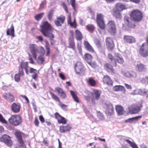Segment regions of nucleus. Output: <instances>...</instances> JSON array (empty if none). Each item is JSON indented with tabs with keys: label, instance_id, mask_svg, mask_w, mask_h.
<instances>
[{
	"label": "nucleus",
	"instance_id": "f257e3e1",
	"mask_svg": "<svg viewBox=\"0 0 148 148\" xmlns=\"http://www.w3.org/2000/svg\"><path fill=\"white\" fill-rule=\"evenodd\" d=\"M41 32L45 37L49 38L50 40H53L54 36L52 33L53 28L47 21L43 22L41 26Z\"/></svg>",
	"mask_w": 148,
	"mask_h": 148
},
{
	"label": "nucleus",
	"instance_id": "f03ea898",
	"mask_svg": "<svg viewBox=\"0 0 148 148\" xmlns=\"http://www.w3.org/2000/svg\"><path fill=\"white\" fill-rule=\"evenodd\" d=\"M8 121L10 124L16 126L21 124L23 120L20 115H12L9 119Z\"/></svg>",
	"mask_w": 148,
	"mask_h": 148
},
{
	"label": "nucleus",
	"instance_id": "7ed1b4c3",
	"mask_svg": "<svg viewBox=\"0 0 148 148\" xmlns=\"http://www.w3.org/2000/svg\"><path fill=\"white\" fill-rule=\"evenodd\" d=\"M130 16L135 21L139 22L142 19L143 14L142 12L140 10H135L131 12Z\"/></svg>",
	"mask_w": 148,
	"mask_h": 148
},
{
	"label": "nucleus",
	"instance_id": "20e7f679",
	"mask_svg": "<svg viewBox=\"0 0 148 148\" xmlns=\"http://www.w3.org/2000/svg\"><path fill=\"white\" fill-rule=\"evenodd\" d=\"M75 69L77 74L81 75L84 74L86 69L82 63L80 62H77L75 65Z\"/></svg>",
	"mask_w": 148,
	"mask_h": 148
},
{
	"label": "nucleus",
	"instance_id": "39448f33",
	"mask_svg": "<svg viewBox=\"0 0 148 148\" xmlns=\"http://www.w3.org/2000/svg\"><path fill=\"white\" fill-rule=\"evenodd\" d=\"M0 141L5 143L8 146L10 147L13 144L11 137L7 134H4L0 138Z\"/></svg>",
	"mask_w": 148,
	"mask_h": 148
},
{
	"label": "nucleus",
	"instance_id": "423d86ee",
	"mask_svg": "<svg viewBox=\"0 0 148 148\" xmlns=\"http://www.w3.org/2000/svg\"><path fill=\"white\" fill-rule=\"evenodd\" d=\"M107 29L108 32L112 34H114L116 32V25L114 21H109L107 25Z\"/></svg>",
	"mask_w": 148,
	"mask_h": 148
},
{
	"label": "nucleus",
	"instance_id": "0eeeda50",
	"mask_svg": "<svg viewBox=\"0 0 148 148\" xmlns=\"http://www.w3.org/2000/svg\"><path fill=\"white\" fill-rule=\"evenodd\" d=\"M104 108L106 110L105 112L108 115H112L114 110V108L112 104L106 102L103 104Z\"/></svg>",
	"mask_w": 148,
	"mask_h": 148
},
{
	"label": "nucleus",
	"instance_id": "6e6552de",
	"mask_svg": "<svg viewBox=\"0 0 148 148\" xmlns=\"http://www.w3.org/2000/svg\"><path fill=\"white\" fill-rule=\"evenodd\" d=\"M140 54L143 57L148 56V46L145 43H143L140 48Z\"/></svg>",
	"mask_w": 148,
	"mask_h": 148
},
{
	"label": "nucleus",
	"instance_id": "1a4fd4ad",
	"mask_svg": "<svg viewBox=\"0 0 148 148\" xmlns=\"http://www.w3.org/2000/svg\"><path fill=\"white\" fill-rule=\"evenodd\" d=\"M97 21L98 25L100 28L103 29L105 27L103 19V16L101 14H98L97 16Z\"/></svg>",
	"mask_w": 148,
	"mask_h": 148
},
{
	"label": "nucleus",
	"instance_id": "9d476101",
	"mask_svg": "<svg viewBox=\"0 0 148 148\" xmlns=\"http://www.w3.org/2000/svg\"><path fill=\"white\" fill-rule=\"evenodd\" d=\"M38 52L40 54L38 58V62L39 63L42 64L45 60L44 56L45 54V51L42 47H40L38 48Z\"/></svg>",
	"mask_w": 148,
	"mask_h": 148
},
{
	"label": "nucleus",
	"instance_id": "9b49d317",
	"mask_svg": "<svg viewBox=\"0 0 148 148\" xmlns=\"http://www.w3.org/2000/svg\"><path fill=\"white\" fill-rule=\"evenodd\" d=\"M101 92L97 90H95L93 91V92L92 93V102L93 104L95 103L96 100H98L99 99L100 97Z\"/></svg>",
	"mask_w": 148,
	"mask_h": 148
},
{
	"label": "nucleus",
	"instance_id": "f8f14e48",
	"mask_svg": "<svg viewBox=\"0 0 148 148\" xmlns=\"http://www.w3.org/2000/svg\"><path fill=\"white\" fill-rule=\"evenodd\" d=\"M65 19V17L63 15H61L57 17L56 20L54 22L55 24L57 26L60 27L64 23Z\"/></svg>",
	"mask_w": 148,
	"mask_h": 148
},
{
	"label": "nucleus",
	"instance_id": "ddd939ff",
	"mask_svg": "<svg viewBox=\"0 0 148 148\" xmlns=\"http://www.w3.org/2000/svg\"><path fill=\"white\" fill-rule=\"evenodd\" d=\"M11 110L15 113L19 112L21 109L20 104H18L16 103H14L12 104L11 106Z\"/></svg>",
	"mask_w": 148,
	"mask_h": 148
},
{
	"label": "nucleus",
	"instance_id": "4468645a",
	"mask_svg": "<svg viewBox=\"0 0 148 148\" xmlns=\"http://www.w3.org/2000/svg\"><path fill=\"white\" fill-rule=\"evenodd\" d=\"M106 45L107 47L111 49L114 47V45L112 39L111 37H108L106 40Z\"/></svg>",
	"mask_w": 148,
	"mask_h": 148
},
{
	"label": "nucleus",
	"instance_id": "2eb2a0df",
	"mask_svg": "<svg viewBox=\"0 0 148 148\" xmlns=\"http://www.w3.org/2000/svg\"><path fill=\"white\" fill-rule=\"evenodd\" d=\"M55 90L60 95V96L62 98L65 99L66 98V94L62 88L59 87H57L55 88Z\"/></svg>",
	"mask_w": 148,
	"mask_h": 148
},
{
	"label": "nucleus",
	"instance_id": "dca6fc26",
	"mask_svg": "<svg viewBox=\"0 0 148 148\" xmlns=\"http://www.w3.org/2000/svg\"><path fill=\"white\" fill-rule=\"evenodd\" d=\"M20 66L22 70L23 71V69H25L26 73L28 75L29 73L28 69L29 68L28 62H22L20 64Z\"/></svg>",
	"mask_w": 148,
	"mask_h": 148
},
{
	"label": "nucleus",
	"instance_id": "f3484780",
	"mask_svg": "<svg viewBox=\"0 0 148 148\" xmlns=\"http://www.w3.org/2000/svg\"><path fill=\"white\" fill-rule=\"evenodd\" d=\"M136 67V69L140 72L145 71L146 70V66L140 62H138Z\"/></svg>",
	"mask_w": 148,
	"mask_h": 148
},
{
	"label": "nucleus",
	"instance_id": "a211bd4d",
	"mask_svg": "<svg viewBox=\"0 0 148 148\" xmlns=\"http://www.w3.org/2000/svg\"><path fill=\"white\" fill-rule=\"evenodd\" d=\"M71 129V127L68 124L66 126H60V132L63 133L69 131Z\"/></svg>",
	"mask_w": 148,
	"mask_h": 148
},
{
	"label": "nucleus",
	"instance_id": "6ab92c4d",
	"mask_svg": "<svg viewBox=\"0 0 148 148\" xmlns=\"http://www.w3.org/2000/svg\"><path fill=\"white\" fill-rule=\"evenodd\" d=\"M29 49L31 53L33 55L34 58L35 59H36V50L35 49V46L34 44H30L29 47Z\"/></svg>",
	"mask_w": 148,
	"mask_h": 148
},
{
	"label": "nucleus",
	"instance_id": "aec40b11",
	"mask_svg": "<svg viewBox=\"0 0 148 148\" xmlns=\"http://www.w3.org/2000/svg\"><path fill=\"white\" fill-rule=\"evenodd\" d=\"M124 39L126 42L129 43H134L136 41L135 38L133 37L129 36H125Z\"/></svg>",
	"mask_w": 148,
	"mask_h": 148
},
{
	"label": "nucleus",
	"instance_id": "412c9836",
	"mask_svg": "<svg viewBox=\"0 0 148 148\" xmlns=\"http://www.w3.org/2000/svg\"><path fill=\"white\" fill-rule=\"evenodd\" d=\"M115 61L116 60L120 64H122L124 60L122 56L118 53H115Z\"/></svg>",
	"mask_w": 148,
	"mask_h": 148
},
{
	"label": "nucleus",
	"instance_id": "4be33fe9",
	"mask_svg": "<svg viewBox=\"0 0 148 148\" xmlns=\"http://www.w3.org/2000/svg\"><path fill=\"white\" fill-rule=\"evenodd\" d=\"M24 75V72L23 70H19L18 73L16 74L14 76V79L15 81L18 82L20 80V77Z\"/></svg>",
	"mask_w": 148,
	"mask_h": 148
},
{
	"label": "nucleus",
	"instance_id": "5701e85b",
	"mask_svg": "<svg viewBox=\"0 0 148 148\" xmlns=\"http://www.w3.org/2000/svg\"><path fill=\"white\" fill-rule=\"evenodd\" d=\"M104 67L106 70L108 72L114 73V70L113 69L112 66L108 63H105Z\"/></svg>",
	"mask_w": 148,
	"mask_h": 148
},
{
	"label": "nucleus",
	"instance_id": "b1692460",
	"mask_svg": "<svg viewBox=\"0 0 148 148\" xmlns=\"http://www.w3.org/2000/svg\"><path fill=\"white\" fill-rule=\"evenodd\" d=\"M3 97L8 102L10 103L14 101L15 99L14 96L10 94H6Z\"/></svg>",
	"mask_w": 148,
	"mask_h": 148
},
{
	"label": "nucleus",
	"instance_id": "393cba45",
	"mask_svg": "<svg viewBox=\"0 0 148 148\" xmlns=\"http://www.w3.org/2000/svg\"><path fill=\"white\" fill-rule=\"evenodd\" d=\"M14 30L13 25L12 24L11 25L10 28L8 29L6 31L7 35H11L13 37L14 36Z\"/></svg>",
	"mask_w": 148,
	"mask_h": 148
},
{
	"label": "nucleus",
	"instance_id": "a878e982",
	"mask_svg": "<svg viewBox=\"0 0 148 148\" xmlns=\"http://www.w3.org/2000/svg\"><path fill=\"white\" fill-rule=\"evenodd\" d=\"M69 47L73 50L75 49V45L74 38L72 35L69 38Z\"/></svg>",
	"mask_w": 148,
	"mask_h": 148
},
{
	"label": "nucleus",
	"instance_id": "bb28decb",
	"mask_svg": "<svg viewBox=\"0 0 148 148\" xmlns=\"http://www.w3.org/2000/svg\"><path fill=\"white\" fill-rule=\"evenodd\" d=\"M103 82L109 85H112V82L110 77L108 75L104 76L103 78Z\"/></svg>",
	"mask_w": 148,
	"mask_h": 148
},
{
	"label": "nucleus",
	"instance_id": "cd10ccee",
	"mask_svg": "<svg viewBox=\"0 0 148 148\" xmlns=\"http://www.w3.org/2000/svg\"><path fill=\"white\" fill-rule=\"evenodd\" d=\"M141 117V116H139L129 118L128 119L125 120V122L127 123H131L133 121H137L138 120L140 119Z\"/></svg>",
	"mask_w": 148,
	"mask_h": 148
},
{
	"label": "nucleus",
	"instance_id": "c85d7f7f",
	"mask_svg": "<svg viewBox=\"0 0 148 148\" xmlns=\"http://www.w3.org/2000/svg\"><path fill=\"white\" fill-rule=\"evenodd\" d=\"M116 8L117 10L121 11L125 9L126 6L121 3H118L116 5Z\"/></svg>",
	"mask_w": 148,
	"mask_h": 148
},
{
	"label": "nucleus",
	"instance_id": "c756f323",
	"mask_svg": "<svg viewBox=\"0 0 148 148\" xmlns=\"http://www.w3.org/2000/svg\"><path fill=\"white\" fill-rule=\"evenodd\" d=\"M140 107L138 106H135L130 108V111L132 114H135L138 113L140 110Z\"/></svg>",
	"mask_w": 148,
	"mask_h": 148
},
{
	"label": "nucleus",
	"instance_id": "7c9ffc66",
	"mask_svg": "<svg viewBox=\"0 0 148 148\" xmlns=\"http://www.w3.org/2000/svg\"><path fill=\"white\" fill-rule=\"evenodd\" d=\"M113 90L115 91H121L122 92L125 91V88L123 86L121 85H116L113 87Z\"/></svg>",
	"mask_w": 148,
	"mask_h": 148
},
{
	"label": "nucleus",
	"instance_id": "2f4dec72",
	"mask_svg": "<svg viewBox=\"0 0 148 148\" xmlns=\"http://www.w3.org/2000/svg\"><path fill=\"white\" fill-rule=\"evenodd\" d=\"M108 58L110 60L112 65L113 66H116V62L111 53L108 54Z\"/></svg>",
	"mask_w": 148,
	"mask_h": 148
},
{
	"label": "nucleus",
	"instance_id": "473e14b6",
	"mask_svg": "<svg viewBox=\"0 0 148 148\" xmlns=\"http://www.w3.org/2000/svg\"><path fill=\"white\" fill-rule=\"evenodd\" d=\"M29 72L31 73H33L34 75H32V78L35 80L36 79L37 77V74L36 73V69H34L30 67L29 68Z\"/></svg>",
	"mask_w": 148,
	"mask_h": 148
},
{
	"label": "nucleus",
	"instance_id": "72a5a7b5",
	"mask_svg": "<svg viewBox=\"0 0 148 148\" xmlns=\"http://www.w3.org/2000/svg\"><path fill=\"white\" fill-rule=\"evenodd\" d=\"M116 111L119 115H121L123 113V107L117 105L116 107Z\"/></svg>",
	"mask_w": 148,
	"mask_h": 148
},
{
	"label": "nucleus",
	"instance_id": "f704fd0d",
	"mask_svg": "<svg viewBox=\"0 0 148 148\" xmlns=\"http://www.w3.org/2000/svg\"><path fill=\"white\" fill-rule=\"evenodd\" d=\"M85 60L87 62L92 61V55L89 53H87L84 55Z\"/></svg>",
	"mask_w": 148,
	"mask_h": 148
},
{
	"label": "nucleus",
	"instance_id": "c9c22d12",
	"mask_svg": "<svg viewBox=\"0 0 148 148\" xmlns=\"http://www.w3.org/2000/svg\"><path fill=\"white\" fill-rule=\"evenodd\" d=\"M75 32L76 38L78 40H81L82 38V36L81 32L78 30H76Z\"/></svg>",
	"mask_w": 148,
	"mask_h": 148
},
{
	"label": "nucleus",
	"instance_id": "e433bc0d",
	"mask_svg": "<svg viewBox=\"0 0 148 148\" xmlns=\"http://www.w3.org/2000/svg\"><path fill=\"white\" fill-rule=\"evenodd\" d=\"M70 92L75 101L77 103H79V101L78 97L77 95L72 90H71Z\"/></svg>",
	"mask_w": 148,
	"mask_h": 148
},
{
	"label": "nucleus",
	"instance_id": "4c0bfd02",
	"mask_svg": "<svg viewBox=\"0 0 148 148\" xmlns=\"http://www.w3.org/2000/svg\"><path fill=\"white\" fill-rule=\"evenodd\" d=\"M99 52L103 56H105V51L106 48L104 46H102L100 47L97 48Z\"/></svg>",
	"mask_w": 148,
	"mask_h": 148
},
{
	"label": "nucleus",
	"instance_id": "58836bf2",
	"mask_svg": "<svg viewBox=\"0 0 148 148\" xmlns=\"http://www.w3.org/2000/svg\"><path fill=\"white\" fill-rule=\"evenodd\" d=\"M124 141L127 143L132 148H138L137 145L135 143H133L128 139H125Z\"/></svg>",
	"mask_w": 148,
	"mask_h": 148
},
{
	"label": "nucleus",
	"instance_id": "ea45409f",
	"mask_svg": "<svg viewBox=\"0 0 148 148\" xmlns=\"http://www.w3.org/2000/svg\"><path fill=\"white\" fill-rule=\"evenodd\" d=\"M45 42L46 43V49L47 51V53L46 55V56H48L49 55V53L50 52V49L49 47V44L47 40H45Z\"/></svg>",
	"mask_w": 148,
	"mask_h": 148
},
{
	"label": "nucleus",
	"instance_id": "a19ab883",
	"mask_svg": "<svg viewBox=\"0 0 148 148\" xmlns=\"http://www.w3.org/2000/svg\"><path fill=\"white\" fill-rule=\"evenodd\" d=\"M88 82V83L92 86H94L96 84L95 80L92 77L89 78Z\"/></svg>",
	"mask_w": 148,
	"mask_h": 148
},
{
	"label": "nucleus",
	"instance_id": "79ce46f5",
	"mask_svg": "<svg viewBox=\"0 0 148 148\" xmlns=\"http://www.w3.org/2000/svg\"><path fill=\"white\" fill-rule=\"evenodd\" d=\"M119 11L116 10V11H114L113 13V15L116 18L119 19L121 17V14Z\"/></svg>",
	"mask_w": 148,
	"mask_h": 148
},
{
	"label": "nucleus",
	"instance_id": "37998d69",
	"mask_svg": "<svg viewBox=\"0 0 148 148\" xmlns=\"http://www.w3.org/2000/svg\"><path fill=\"white\" fill-rule=\"evenodd\" d=\"M94 42L97 48L103 46L101 44V42L100 40L97 38L95 39Z\"/></svg>",
	"mask_w": 148,
	"mask_h": 148
},
{
	"label": "nucleus",
	"instance_id": "c03bdc74",
	"mask_svg": "<svg viewBox=\"0 0 148 148\" xmlns=\"http://www.w3.org/2000/svg\"><path fill=\"white\" fill-rule=\"evenodd\" d=\"M58 122L59 123L65 124L66 123L67 120L64 117L62 116L60 119H58Z\"/></svg>",
	"mask_w": 148,
	"mask_h": 148
},
{
	"label": "nucleus",
	"instance_id": "a18cd8bd",
	"mask_svg": "<svg viewBox=\"0 0 148 148\" xmlns=\"http://www.w3.org/2000/svg\"><path fill=\"white\" fill-rule=\"evenodd\" d=\"M14 135L18 140L22 138L21 132L20 131H16L14 133Z\"/></svg>",
	"mask_w": 148,
	"mask_h": 148
},
{
	"label": "nucleus",
	"instance_id": "49530a36",
	"mask_svg": "<svg viewBox=\"0 0 148 148\" xmlns=\"http://www.w3.org/2000/svg\"><path fill=\"white\" fill-rule=\"evenodd\" d=\"M50 95L52 98L56 101H60V99L59 97L56 95H55L52 92H50Z\"/></svg>",
	"mask_w": 148,
	"mask_h": 148
},
{
	"label": "nucleus",
	"instance_id": "de8ad7c7",
	"mask_svg": "<svg viewBox=\"0 0 148 148\" xmlns=\"http://www.w3.org/2000/svg\"><path fill=\"white\" fill-rule=\"evenodd\" d=\"M86 27L87 30L89 31H92L95 29V27L94 25L90 24L86 26Z\"/></svg>",
	"mask_w": 148,
	"mask_h": 148
},
{
	"label": "nucleus",
	"instance_id": "09e8293b",
	"mask_svg": "<svg viewBox=\"0 0 148 148\" xmlns=\"http://www.w3.org/2000/svg\"><path fill=\"white\" fill-rule=\"evenodd\" d=\"M140 81L143 84H148V77H145L141 79Z\"/></svg>",
	"mask_w": 148,
	"mask_h": 148
},
{
	"label": "nucleus",
	"instance_id": "8fccbe9b",
	"mask_svg": "<svg viewBox=\"0 0 148 148\" xmlns=\"http://www.w3.org/2000/svg\"><path fill=\"white\" fill-rule=\"evenodd\" d=\"M139 94H140L141 95H142L144 94H147L148 95V90H146L145 89L142 90L140 89L138 91Z\"/></svg>",
	"mask_w": 148,
	"mask_h": 148
},
{
	"label": "nucleus",
	"instance_id": "3c124183",
	"mask_svg": "<svg viewBox=\"0 0 148 148\" xmlns=\"http://www.w3.org/2000/svg\"><path fill=\"white\" fill-rule=\"evenodd\" d=\"M97 115L99 119L101 120H103L104 119L102 113L100 112H97Z\"/></svg>",
	"mask_w": 148,
	"mask_h": 148
},
{
	"label": "nucleus",
	"instance_id": "603ef678",
	"mask_svg": "<svg viewBox=\"0 0 148 148\" xmlns=\"http://www.w3.org/2000/svg\"><path fill=\"white\" fill-rule=\"evenodd\" d=\"M60 107L64 110H66L67 109V105L62 103L61 102H60L59 105Z\"/></svg>",
	"mask_w": 148,
	"mask_h": 148
},
{
	"label": "nucleus",
	"instance_id": "864d4df0",
	"mask_svg": "<svg viewBox=\"0 0 148 148\" xmlns=\"http://www.w3.org/2000/svg\"><path fill=\"white\" fill-rule=\"evenodd\" d=\"M130 77L135 78L136 77L137 75L136 73L133 71H130Z\"/></svg>",
	"mask_w": 148,
	"mask_h": 148
},
{
	"label": "nucleus",
	"instance_id": "5fc2aeb1",
	"mask_svg": "<svg viewBox=\"0 0 148 148\" xmlns=\"http://www.w3.org/2000/svg\"><path fill=\"white\" fill-rule=\"evenodd\" d=\"M62 5L63 7V8H64L66 12V13H68V10L66 4L64 2H63L62 3Z\"/></svg>",
	"mask_w": 148,
	"mask_h": 148
},
{
	"label": "nucleus",
	"instance_id": "6e6d98bb",
	"mask_svg": "<svg viewBox=\"0 0 148 148\" xmlns=\"http://www.w3.org/2000/svg\"><path fill=\"white\" fill-rule=\"evenodd\" d=\"M0 121L4 123L7 124V122L3 117L0 114Z\"/></svg>",
	"mask_w": 148,
	"mask_h": 148
},
{
	"label": "nucleus",
	"instance_id": "4d7b16f0",
	"mask_svg": "<svg viewBox=\"0 0 148 148\" xmlns=\"http://www.w3.org/2000/svg\"><path fill=\"white\" fill-rule=\"evenodd\" d=\"M86 48L87 49L88 51L92 52H94V49H93L92 47L90 45H89L88 47H86Z\"/></svg>",
	"mask_w": 148,
	"mask_h": 148
},
{
	"label": "nucleus",
	"instance_id": "13d9d810",
	"mask_svg": "<svg viewBox=\"0 0 148 148\" xmlns=\"http://www.w3.org/2000/svg\"><path fill=\"white\" fill-rule=\"evenodd\" d=\"M130 19V18L127 16H125L124 18V21L125 23L127 24V25H128L129 23Z\"/></svg>",
	"mask_w": 148,
	"mask_h": 148
},
{
	"label": "nucleus",
	"instance_id": "bf43d9fd",
	"mask_svg": "<svg viewBox=\"0 0 148 148\" xmlns=\"http://www.w3.org/2000/svg\"><path fill=\"white\" fill-rule=\"evenodd\" d=\"M138 94H139L138 91L137 90H135L133 92L130 93V95H136Z\"/></svg>",
	"mask_w": 148,
	"mask_h": 148
},
{
	"label": "nucleus",
	"instance_id": "052dcab7",
	"mask_svg": "<svg viewBox=\"0 0 148 148\" xmlns=\"http://www.w3.org/2000/svg\"><path fill=\"white\" fill-rule=\"evenodd\" d=\"M55 118L57 119L58 120V119H60L62 117V116H61L58 112H56L55 114Z\"/></svg>",
	"mask_w": 148,
	"mask_h": 148
},
{
	"label": "nucleus",
	"instance_id": "680f3d73",
	"mask_svg": "<svg viewBox=\"0 0 148 148\" xmlns=\"http://www.w3.org/2000/svg\"><path fill=\"white\" fill-rule=\"evenodd\" d=\"M75 0H71V4L74 9H75Z\"/></svg>",
	"mask_w": 148,
	"mask_h": 148
},
{
	"label": "nucleus",
	"instance_id": "e2e57ef3",
	"mask_svg": "<svg viewBox=\"0 0 148 148\" xmlns=\"http://www.w3.org/2000/svg\"><path fill=\"white\" fill-rule=\"evenodd\" d=\"M46 4V2L45 1H44L42 2L40 5V7L39 8V9H42L44 8L45 5Z\"/></svg>",
	"mask_w": 148,
	"mask_h": 148
},
{
	"label": "nucleus",
	"instance_id": "0e129e2a",
	"mask_svg": "<svg viewBox=\"0 0 148 148\" xmlns=\"http://www.w3.org/2000/svg\"><path fill=\"white\" fill-rule=\"evenodd\" d=\"M21 96L22 98L25 99L27 103H28L29 102L28 99L26 96H23L22 95H21Z\"/></svg>",
	"mask_w": 148,
	"mask_h": 148
},
{
	"label": "nucleus",
	"instance_id": "69168bd1",
	"mask_svg": "<svg viewBox=\"0 0 148 148\" xmlns=\"http://www.w3.org/2000/svg\"><path fill=\"white\" fill-rule=\"evenodd\" d=\"M18 142L20 144V146L21 147H23V144H24V142L22 140V138H21V139H19L18 140Z\"/></svg>",
	"mask_w": 148,
	"mask_h": 148
},
{
	"label": "nucleus",
	"instance_id": "338daca9",
	"mask_svg": "<svg viewBox=\"0 0 148 148\" xmlns=\"http://www.w3.org/2000/svg\"><path fill=\"white\" fill-rule=\"evenodd\" d=\"M130 72H126L123 73V75L124 76L126 77H130Z\"/></svg>",
	"mask_w": 148,
	"mask_h": 148
},
{
	"label": "nucleus",
	"instance_id": "774afa93",
	"mask_svg": "<svg viewBox=\"0 0 148 148\" xmlns=\"http://www.w3.org/2000/svg\"><path fill=\"white\" fill-rule=\"evenodd\" d=\"M39 119L40 121L42 123L45 122V120L44 118L42 116L40 115L39 116Z\"/></svg>",
	"mask_w": 148,
	"mask_h": 148
}]
</instances>
